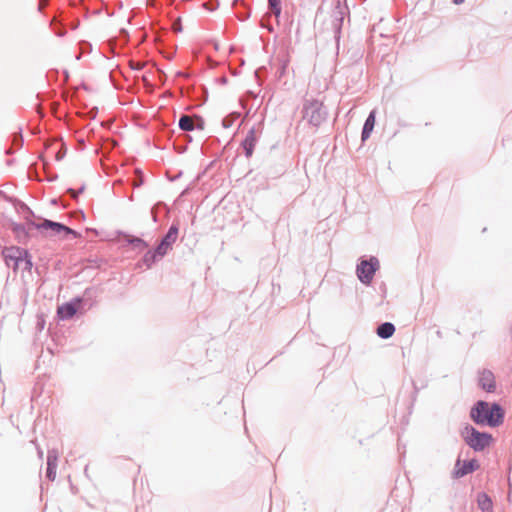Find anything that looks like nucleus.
Masks as SVG:
<instances>
[{"label":"nucleus","mask_w":512,"mask_h":512,"mask_svg":"<svg viewBox=\"0 0 512 512\" xmlns=\"http://www.w3.org/2000/svg\"><path fill=\"white\" fill-rule=\"evenodd\" d=\"M470 416L477 424H487L491 427H496L502 424L504 411L496 403L490 405L485 401H478L475 407L472 408Z\"/></svg>","instance_id":"1"},{"label":"nucleus","mask_w":512,"mask_h":512,"mask_svg":"<svg viewBox=\"0 0 512 512\" xmlns=\"http://www.w3.org/2000/svg\"><path fill=\"white\" fill-rule=\"evenodd\" d=\"M303 119L308 124L319 127L327 117V112L324 108V103L317 99L306 100L303 105Z\"/></svg>","instance_id":"2"},{"label":"nucleus","mask_w":512,"mask_h":512,"mask_svg":"<svg viewBox=\"0 0 512 512\" xmlns=\"http://www.w3.org/2000/svg\"><path fill=\"white\" fill-rule=\"evenodd\" d=\"M35 227L46 237L66 239L68 236H72L74 238L79 236L76 231L70 229L69 227L50 220H43L42 222L35 224Z\"/></svg>","instance_id":"3"},{"label":"nucleus","mask_w":512,"mask_h":512,"mask_svg":"<svg viewBox=\"0 0 512 512\" xmlns=\"http://www.w3.org/2000/svg\"><path fill=\"white\" fill-rule=\"evenodd\" d=\"M462 437L467 445L475 451H482L492 442V436L488 433L477 431L472 426H466L462 431Z\"/></svg>","instance_id":"4"},{"label":"nucleus","mask_w":512,"mask_h":512,"mask_svg":"<svg viewBox=\"0 0 512 512\" xmlns=\"http://www.w3.org/2000/svg\"><path fill=\"white\" fill-rule=\"evenodd\" d=\"M378 268V261L376 259H371L369 261H362L357 266V275L359 280L364 284H369L373 276Z\"/></svg>","instance_id":"5"},{"label":"nucleus","mask_w":512,"mask_h":512,"mask_svg":"<svg viewBox=\"0 0 512 512\" xmlns=\"http://www.w3.org/2000/svg\"><path fill=\"white\" fill-rule=\"evenodd\" d=\"M3 256L6 265L17 270L20 263L25 261L26 251L18 247H9L3 251Z\"/></svg>","instance_id":"6"},{"label":"nucleus","mask_w":512,"mask_h":512,"mask_svg":"<svg viewBox=\"0 0 512 512\" xmlns=\"http://www.w3.org/2000/svg\"><path fill=\"white\" fill-rule=\"evenodd\" d=\"M479 467H480V465L476 459H471V460L457 459L455 466H454V470H453V476H454V478L464 477L465 475L478 470Z\"/></svg>","instance_id":"7"},{"label":"nucleus","mask_w":512,"mask_h":512,"mask_svg":"<svg viewBox=\"0 0 512 512\" xmlns=\"http://www.w3.org/2000/svg\"><path fill=\"white\" fill-rule=\"evenodd\" d=\"M179 127L184 131L204 130L205 121L199 116L183 115L179 120Z\"/></svg>","instance_id":"8"},{"label":"nucleus","mask_w":512,"mask_h":512,"mask_svg":"<svg viewBox=\"0 0 512 512\" xmlns=\"http://www.w3.org/2000/svg\"><path fill=\"white\" fill-rule=\"evenodd\" d=\"M81 307V299H75L71 302L60 305L57 309V315L60 319L72 318Z\"/></svg>","instance_id":"9"},{"label":"nucleus","mask_w":512,"mask_h":512,"mask_svg":"<svg viewBox=\"0 0 512 512\" xmlns=\"http://www.w3.org/2000/svg\"><path fill=\"white\" fill-rule=\"evenodd\" d=\"M479 386L487 391V392H494L496 388V382L494 374L486 369H483L479 372V378H478Z\"/></svg>","instance_id":"10"},{"label":"nucleus","mask_w":512,"mask_h":512,"mask_svg":"<svg viewBox=\"0 0 512 512\" xmlns=\"http://www.w3.org/2000/svg\"><path fill=\"white\" fill-rule=\"evenodd\" d=\"M257 141L256 133L251 129L243 141V148L247 157H251Z\"/></svg>","instance_id":"11"},{"label":"nucleus","mask_w":512,"mask_h":512,"mask_svg":"<svg viewBox=\"0 0 512 512\" xmlns=\"http://www.w3.org/2000/svg\"><path fill=\"white\" fill-rule=\"evenodd\" d=\"M171 247L168 246V241H162L154 252L149 251L145 255V260L154 261L157 256H164Z\"/></svg>","instance_id":"12"},{"label":"nucleus","mask_w":512,"mask_h":512,"mask_svg":"<svg viewBox=\"0 0 512 512\" xmlns=\"http://www.w3.org/2000/svg\"><path fill=\"white\" fill-rule=\"evenodd\" d=\"M477 504L482 512H493V502L486 493L478 494Z\"/></svg>","instance_id":"13"},{"label":"nucleus","mask_w":512,"mask_h":512,"mask_svg":"<svg viewBox=\"0 0 512 512\" xmlns=\"http://www.w3.org/2000/svg\"><path fill=\"white\" fill-rule=\"evenodd\" d=\"M57 456L56 454L49 453L47 457V477L54 480L56 477Z\"/></svg>","instance_id":"14"},{"label":"nucleus","mask_w":512,"mask_h":512,"mask_svg":"<svg viewBox=\"0 0 512 512\" xmlns=\"http://www.w3.org/2000/svg\"><path fill=\"white\" fill-rule=\"evenodd\" d=\"M374 125H375V111H372L365 121L363 131H362V140H366L367 138H369V136L374 128Z\"/></svg>","instance_id":"15"},{"label":"nucleus","mask_w":512,"mask_h":512,"mask_svg":"<svg viewBox=\"0 0 512 512\" xmlns=\"http://www.w3.org/2000/svg\"><path fill=\"white\" fill-rule=\"evenodd\" d=\"M395 332V327L392 323L386 322L377 328V335L383 339L391 337Z\"/></svg>","instance_id":"16"},{"label":"nucleus","mask_w":512,"mask_h":512,"mask_svg":"<svg viewBox=\"0 0 512 512\" xmlns=\"http://www.w3.org/2000/svg\"><path fill=\"white\" fill-rule=\"evenodd\" d=\"M177 236L178 229L172 226L162 241H168V246L171 247V245L176 241Z\"/></svg>","instance_id":"17"},{"label":"nucleus","mask_w":512,"mask_h":512,"mask_svg":"<svg viewBox=\"0 0 512 512\" xmlns=\"http://www.w3.org/2000/svg\"><path fill=\"white\" fill-rule=\"evenodd\" d=\"M127 241L129 243L133 244L137 248H145L146 247V244L144 243V241L139 238H132L129 236V237H127Z\"/></svg>","instance_id":"18"},{"label":"nucleus","mask_w":512,"mask_h":512,"mask_svg":"<svg viewBox=\"0 0 512 512\" xmlns=\"http://www.w3.org/2000/svg\"><path fill=\"white\" fill-rule=\"evenodd\" d=\"M269 4L273 9L274 13L278 16L280 14V0H269Z\"/></svg>","instance_id":"19"},{"label":"nucleus","mask_w":512,"mask_h":512,"mask_svg":"<svg viewBox=\"0 0 512 512\" xmlns=\"http://www.w3.org/2000/svg\"><path fill=\"white\" fill-rule=\"evenodd\" d=\"M172 29L174 32L179 33L183 31L182 23L180 19H177L172 24Z\"/></svg>","instance_id":"20"},{"label":"nucleus","mask_w":512,"mask_h":512,"mask_svg":"<svg viewBox=\"0 0 512 512\" xmlns=\"http://www.w3.org/2000/svg\"><path fill=\"white\" fill-rule=\"evenodd\" d=\"M464 1L465 0H453V2L457 5L463 3Z\"/></svg>","instance_id":"21"},{"label":"nucleus","mask_w":512,"mask_h":512,"mask_svg":"<svg viewBox=\"0 0 512 512\" xmlns=\"http://www.w3.org/2000/svg\"><path fill=\"white\" fill-rule=\"evenodd\" d=\"M72 196L76 197V193L74 191H72Z\"/></svg>","instance_id":"22"}]
</instances>
